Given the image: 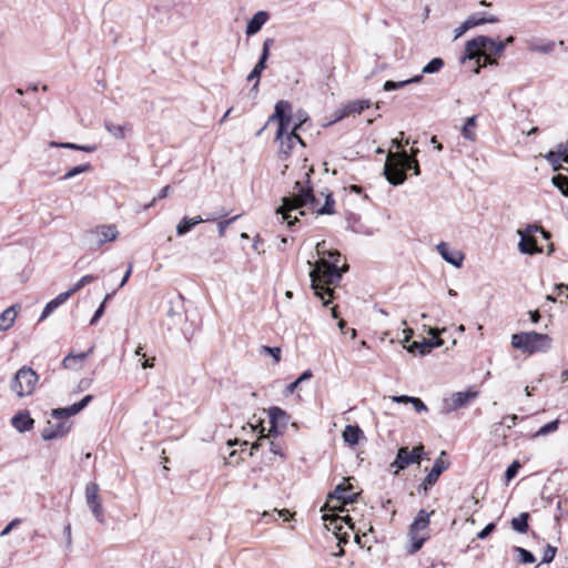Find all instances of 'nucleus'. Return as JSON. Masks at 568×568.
Wrapping results in <instances>:
<instances>
[{"label":"nucleus","mask_w":568,"mask_h":568,"mask_svg":"<svg viewBox=\"0 0 568 568\" xmlns=\"http://www.w3.org/2000/svg\"><path fill=\"white\" fill-rule=\"evenodd\" d=\"M335 201L332 194H327L323 206L318 207V201L314 195L308 173L305 174V181H296L294 192L291 196H284L282 205L276 209V213L282 215V220L286 221L290 226L294 225L298 219H291V212L303 206L317 212V214H333Z\"/></svg>","instance_id":"1"},{"label":"nucleus","mask_w":568,"mask_h":568,"mask_svg":"<svg viewBox=\"0 0 568 568\" xmlns=\"http://www.w3.org/2000/svg\"><path fill=\"white\" fill-rule=\"evenodd\" d=\"M347 265L343 268L338 267L336 262H328L324 258L320 260L310 272L311 287L314 294L322 300L323 306H327L333 298L334 291L329 285H336L342 278V274L346 272Z\"/></svg>","instance_id":"2"},{"label":"nucleus","mask_w":568,"mask_h":568,"mask_svg":"<svg viewBox=\"0 0 568 568\" xmlns=\"http://www.w3.org/2000/svg\"><path fill=\"white\" fill-rule=\"evenodd\" d=\"M552 338L542 333L523 332L511 336V345L524 353H545L550 349Z\"/></svg>","instance_id":"3"},{"label":"nucleus","mask_w":568,"mask_h":568,"mask_svg":"<svg viewBox=\"0 0 568 568\" xmlns=\"http://www.w3.org/2000/svg\"><path fill=\"white\" fill-rule=\"evenodd\" d=\"M434 513V510L427 511L426 509H420L410 524L408 529L410 544L407 547V552L409 555L416 554L429 538L427 529L430 524V516Z\"/></svg>","instance_id":"4"},{"label":"nucleus","mask_w":568,"mask_h":568,"mask_svg":"<svg viewBox=\"0 0 568 568\" xmlns=\"http://www.w3.org/2000/svg\"><path fill=\"white\" fill-rule=\"evenodd\" d=\"M408 162L406 151L388 154L384 166V175L392 185L397 186L405 182V165Z\"/></svg>","instance_id":"5"},{"label":"nucleus","mask_w":568,"mask_h":568,"mask_svg":"<svg viewBox=\"0 0 568 568\" xmlns=\"http://www.w3.org/2000/svg\"><path fill=\"white\" fill-rule=\"evenodd\" d=\"M38 379V374L31 367L22 366L14 374L10 388L18 397L29 396L34 392Z\"/></svg>","instance_id":"6"},{"label":"nucleus","mask_w":568,"mask_h":568,"mask_svg":"<svg viewBox=\"0 0 568 568\" xmlns=\"http://www.w3.org/2000/svg\"><path fill=\"white\" fill-rule=\"evenodd\" d=\"M495 40L487 36H478L471 40H468L465 44V51L462 57V62L466 60H480V55H493V47Z\"/></svg>","instance_id":"7"},{"label":"nucleus","mask_w":568,"mask_h":568,"mask_svg":"<svg viewBox=\"0 0 568 568\" xmlns=\"http://www.w3.org/2000/svg\"><path fill=\"white\" fill-rule=\"evenodd\" d=\"M425 455L424 445L419 444L409 450L407 447H400L397 450L396 458L390 464L394 468V474H398L413 464H419Z\"/></svg>","instance_id":"8"},{"label":"nucleus","mask_w":568,"mask_h":568,"mask_svg":"<svg viewBox=\"0 0 568 568\" xmlns=\"http://www.w3.org/2000/svg\"><path fill=\"white\" fill-rule=\"evenodd\" d=\"M293 120L292 105L288 101L281 100L275 104L274 113L270 116L268 122L277 121L278 128L276 139H281L290 129Z\"/></svg>","instance_id":"9"},{"label":"nucleus","mask_w":568,"mask_h":568,"mask_svg":"<svg viewBox=\"0 0 568 568\" xmlns=\"http://www.w3.org/2000/svg\"><path fill=\"white\" fill-rule=\"evenodd\" d=\"M118 235L119 231L114 224L98 225L87 234L88 242L92 248H99L105 243L114 241Z\"/></svg>","instance_id":"10"},{"label":"nucleus","mask_w":568,"mask_h":568,"mask_svg":"<svg viewBox=\"0 0 568 568\" xmlns=\"http://www.w3.org/2000/svg\"><path fill=\"white\" fill-rule=\"evenodd\" d=\"M539 230L536 224H530L524 230H518L520 241L518 243V250L521 254L535 255L542 253V247L538 246L535 239V233Z\"/></svg>","instance_id":"11"},{"label":"nucleus","mask_w":568,"mask_h":568,"mask_svg":"<svg viewBox=\"0 0 568 568\" xmlns=\"http://www.w3.org/2000/svg\"><path fill=\"white\" fill-rule=\"evenodd\" d=\"M446 455V452H442L440 456L435 460L430 471L426 475L423 483L418 486V491H424L425 494L428 491L430 487H433L440 475L448 469L450 463L448 460H444L443 457Z\"/></svg>","instance_id":"12"},{"label":"nucleus","mask_w":568,"mask_h":568,"mask_svg":"<svg viewBox=\"0 0 568 568\" xmlns=\"http://www.w3.org/2000/svg\"><path fill=\"white\" fill-rule=\"evenodd\" d=\"M268 418L271 424L270 436H277L282 434V430L291 420V416L278 406H272L268 408Z\"/></svg>","instance_id":"13"},{"label":"nucleus","mask_w":568,"mask_h":568,"mask_svg":"<svg viewBox=\"0 0 568 568\" xmlns=\"http://www.w3.org/2000/svg\"><path fill=\"white\" fill-rule=\"evenodd\" d=\"M99 485L89 483L85 486V501L98 521L103 523V507L99 497Z\"/></svg>","instance_id":"14"},{"label":"nucleus","mask_w":568,"mask_h":568,"mask_svg":"<svg viewBox=\"0 0 568 568\" xmlns=\"http://www.w3.org/2000/svg\"><path fill=\"white\" fill-rule=\"evenodd\" d=\"M353 486L351 484L342 483L335 487V489L328 494L327 504L337 501L341 506L349 505L356 501L358 493L352 491Z\"/></svg>","instance_id":"15"},{"label":"nucleus","mask_w":568,"mask_h":568,"mask_svg":"<svg viewBox=\"0 0 568 568\" xmlns=\"http://www.w3.org/2000/svg\"><path fill=\"white\" fill-rule=\"evenodd\" d=\"M93 400L92 395L84 396L80 402L74 403L68 407L63 408H54L51 412V417L54 420H65L71 416L77 415L82 409H84Z\"/></svg>","instance_id":"16"},{"label":"nucleus","mask_w":568,"mask_h":568,"mask_svg":"<svg viewBox=\"0 0 568 568\" xmlns=\"http://www.w3.org/2000/svg\"><path fill=\"white\" fill-rule=\"evenodd\" d=\"M477 390L468 389L466 392L454 393L449 398L445 399V408L447 412H455L466 407L471 399L478 396Z\"/></svg>","instance_id":"17"},{"label":"nucleus","mask_w":568,"mask_h":568,"mask_svg":"<svg viewBox=\"0 0 568 568\" xmlns=\"http://www.w3.org/2000/svg\"><path fill=\"white\" fill-rule=\"evenodd\" d=\"M276 140L280 141L278 155L281 160H285L291 155L296 143L305 145L302 138L297 134V130L294 129L291 132L287 130L281 139Z\"/></svg>","instance_id":"18"},{"label":"nucleus","mask_w":568,"mask_h":568,"mask_svg":"<svg viewBox=\"0 0 568 568\" xmlns=\"http://www.w3.org/2000/svg\"><path fill=\"white\" fill-rule=\"evenodd\" d=\"M273 44H274V39L273 38H267L263 42V48H262V53L260 55V59H258L257 63L255 64V67L253 68V70L250 72V74L246 78V80L248 82H252V81L260 82L261 74L266 69V62H267V59L270 57V49H271V47Z\"/></svg>","instance_id":"19"},{"label":"nucleus","mask_w":568,"mask_h":568,"mask_svg":"<svg viewBox=\"0 0 568 568\" xmlns=\"http://www.w3.org/2000/svg\"><path fill=\"white\" fill-rule=\"evenodd\" d=\"M70 430V425L65 420H48L41 436L44 440H52L64 436Z\"/></svg>","instance_id":"20"},{"label":"nucleus","mask_w":568,"mask_h":568,"mask_svg":"<svg viewBox=\"0 0 568 568\" xmlns=\"http://www.w3.org/2000/svg\"><path fill=\"white\" fill-rule=\"evenodd\" d=\"M436 250L442 258L455 267H462L465 256L459 250H452L446 242L436 245Z\"/></svg>","instance_id":"21"},{"label":"nucleus","mask_w":568,"mask_h":568,"mask_svg":"<svg viewBox=\"0 0 568 568\" xmlns=\"http://www.w3.org/2000/svg\"><path fill=\"white\" fill-rule=\"evenodd\" d=\"M216 219H217V216H215V215H209L205 219H203L200 215L194 216V217L184 216L176 225V234L179 236H183L186 233H189L195 225H197L202 222H213V221H216Z\"/></svg>","instance_id":"22"},{"label":"nucleus","mask_w":568,"mask_h":568,"mask_svg":"<svg viewBox=\"0 0 568 568\" xmlns=\"http://www.w3.org/2000/svg\"><path fill=\"white\" fill-rule=\"evenodd\" d=\"M94 349V346H91L87 352L82 353H69L63 359H62V367L65 369H80L83 367V363L87 359V357L92 354Z\"/></svg>","instance_id":"23"},{"label":"nucleus","mask_w":568,"mask_h":568,"mask_svg":"<svg viewBox=\"0 0 568 568\" xmlns=\"http://www.w3.org/2000/svg\"><path fill=\"white\" fill-rule=\"evenodd\" d=\"M270 14L266 11H257L246 24V36L256 34L262 27L268 21Z\"/></svg>","instance_id":"24"},{"label":"nucleus","mask_w":568,"mask_h":568,"mask_svg":"<svg viewBox=\"0 0 568 568\" xmlns=\"http://www.w3.org/2000/svg\"><path fill=\"white\" fill-rule=\"evenodd\" d=\"M12 426L20 433L30 430L33 427L34 420L30 417L28 410L19 412L11 418Z\"/></svg>","instance_id":"25"},{"label":"nucleus","mask_w":568,"mask_h":568,"mask_svg":"<svg viewBox=\"0 0 568 568\" xmlns=\"http://www.w3.org/2000/svg\"><path fill=\"white\" fill-rule=\"evenodd\" d=\"M17 307L19 305H11L0 314V332H6L13 326L18 314Z\"/></svg>","instance_id":"26"},{"label":"nucleus","mask_w":568,"mask_h":568,"mask_svg":"<svg viewBox=\"0 0 568 568\" xmlns=\"http://www.w3.org/2000/svg\"><path fill=\"white\" fill-rule=\"evenodd\" d=\"M70 297V293L63 292L59 294L57 297L51 300L47 305L44 306L39 321H44L48 318L60 305H62L68 298Z\"/></svg>","instance_id":"27"},{"label":"nucleus","mask_w":568,"mask_h":568,"mask_svg":"<svg viewBox=\"0 0 568 568\" xmlns=\"http://www.w3.org/2000/svg\"><path fill=\"white\" fill-rule=\"evenodd\" d=\"M362 436L363 430L357 425H347L343 430L344 442L352 446L357 445Z\"/></svg>","instance_id":"28"},{"label":"nucleus","mask_w":568,"mask_h":568,"mask_svg":"<svg viewBox=\"0 0 568 568\" xmlns=\"http://www.w3.org/2000/svg\"><path fill=\"white\" fill-rule=\"evenodd\" d=\"M466 20L471 22V28L481 26L484 23H497L499 21V19L496 16L488 14L486 12L473 13Z\"/></svg>","instance_id":"29"},{"label":"nucleus","mask_w":568,"mask_h":568,"mask_svg":"<svg viewBox=\"0 0 568 568\" xmlns=\"http://www.w3.org/2000/svg\"><path fill=\"white\" fill-rule=\"evenodd\" d=\"M422 80H423V74H418L410 79L398 81V82L388 80L384 83L383 89L385 91L398 90V89H402L410 83H419Z\"/></svg>","instance_id":"30"},{"label":"nucleus","mask_w":568,"mask_h":568,"mask_svg":"<svg viewBox=\"0 0 568 568\" xmlns=\"http://www.w3.org/2000/svg\"><path fill=\"white\" fill-rule=\"evenodd\" d=\"M529 518L530 515L528 513H521L518 517L511 519V528L519 534H526L529 529Z\"/></svg>","instance_id":"31"},{"label":"nucleus","mask_w":568,"mask_h":568,"mask_svg":"<svg viewBox=\"0 0 568 568\" xmlns=\"http://www.w3.org/2000/svg\"><path fill=\"white\" fill-rule=\"evenodd\" d=\"M477 126V115H473L466 119L465 124L462 130V134L465 139L469 141H475L476 133L475 128Z\"/></svg>","instance_id":"32"},{"label":"nucleus","mask_w":568,"mask_h":568,"mask_svg":"<svg viewBox=\"0 0 568 568\" xmlns=\"http://www.w3.org/2000/svg\"><path fill=\"white\" fill-rule=\"evenodd\" d=\"M49 145L51 148H64V149H71V150H79V151H83V152H88V153H92L97 150L95 145H79V144L70 143V142L51 141L49 143Z\"/></svg>","instance_id":"33"},{"label":"nucleus","mask_w":568,"mask_h":568,"mask_svg":"<svg viewBox=\"0 0 568 568\" xmlns=\"http://www.w3.org/2000/svg\"><path fill=\"white\" fill-rule=\"evenodd\" d=\"M408 352L409 353H418L419 355L424 356L428 353H430V351L433 349L432 348V345H430V342L428 341V338H423L422 341H415L413 342L409 346H408Z\"/></svg>","instance_id":"34"},{"label":"nucleus","mask_w":568,"mask_h":568,"mask_svg":"<svg viewBox=\"0 0 568 568\" xmlns=\"http://www.w3.org/2000/svg\"><path fill=\"white\" fill-rule=\"evenodd\" d=\"M371 106L369 100H354L348 102L345 108L348 115L361 114L364 110Z\"/></svg>","instance_id":"35"},{"label":"nucleus","mask_w":568,"mask_h":568,"mask_svg":"<svg viewBox=\"0 0 568 568\" xmlns=\"http://www.w3.org/2000/svg\"><path fill=\"white\" fill-rule=\"evenodd\" d=\"M445 62L442 58H433L422 70L423 74H434L439 72Z\"/></svg>","instance_id":"36"},{"label":"nucleus","mask_w":568,"mask_h":568,"mask_svg":"<svg viewBox=\"0 0 568 568\" xmlns=\"http://www.w3.org/2000/svg\"><path fill=\"white\" fill-rule=\"evenodd\" d=\"M104 128L115 139H124L125 138V126H123L121 124H116L111 121H105Z\"/></svg>","instance_id":"37"},{"label":"nucleus","mask_w":568,"mask_h":568,"mask_svg":"<svg viewBox=\"0 0 568 568\" xmlns=\"http://www.w3.org/2000/svg\"><path fill=\"white\" fill-rule=\"evenodd\" d=\"M551 183L560 191L564 196L568 197V176L564 174H557L552 176Z\"/></svg>","instance_id":"38"},{"label":"nucleus","mask_w":568,"mask_h":568,"mask_svg":"<svg viewBox=\"0 0 568 568\" xmlns=\"http://www.w3.org/2000/svg\"><path fill=\"white\" fill-rule=\"evenodd\" d=\"M91 169H92V165L90 163H84V164H80V165L73 166L70 170H68L65 172V174L60 178V180L61 181H65V180L72 179V178H74L78 174H81V173L90 171Z\"/></svg>","instance_id":"39"},{"label":"nucleus","mask_w":568,"mask_h":568,"mask_svg":"<svg viewBox=\"0 0 568 568\" xmlns=\"http://www.w3.org/2000/svg\"><path fill=\"white\" fill-rule=\"evenodd\" d=\"M514 551L518 555V561L520 564H534L536 561V557L534 554L523 547L515 546Z\"/></svg>","instance_id":"40"},{"label":"nucleus","mask_w":568,"mask_h":568,"mask_svg":"<svg viewBox=\"0 0 568 568\" xmlns=\"http://www.w3.org/2000/svg\"><path fill=\"white\" fill-rule=\"evenodd\" d=\"M97 278H98V276H95V275H91V274L84 275L69 291H67V293H70V296H71L72 294L80 291L85 285L97 281Z\"/></svg>","instance_id":"41"},{"label":"nucleus","mask_w":568,"mask_h":568,"mask_svg":"<svg viewBox=\"0 0 568 568\" xmlns=\"http://www.w3.org/2000/svg\"><path fill=\"white\" fill-rule=\"evenodd\" d=\"M556 43L554 41H547L540 44H530L529 50L538 53L548 54L555 50Z\"/></svg>","instance_id":"42"},{"label":"nucleus","mask_w":568,"mask_h":568,"mask_svg":"<svg viewBox=\"0 0 568 568\" xmlns=\"http://www.w3.org/2000/svg\"><path fill=\"white\" fill-rule=\"evenodd\" d=\"M343 524H346L351 529H354V523L349 515L336 516V518L331 520V525H333L334 529L338 531L342 530Z\"/></svg>","instance_id":"43"},{"label":"nucleus","mask_w":568,"mask_h":568,"mask_svg":"<svg viewBox=\"0 0 568 568\" xmlns=\"http://www.w3.org/2000/svg\"><path fill=\"white\" fill-rule=\"evenodd\" d=\"M115 294V291H113L112 293H109L106 294V296L104 297V300L102 301V303L99 305V307L97 308V311L94 312L91 321H90V325H94L97 324V322L102 317V315L104 314V311H105V304L106 302Z\"/></svg>","instance_id":"44"},{"label":"nucleus","mask_w":568,"mask_h":568,"mask_svg":"<svg viewBox=\"0 0 568 568\" xmlns=\"http://www.w3.org/2000/svg\"><path fill=\"white\" fill-rule=\"evenodd\" d=\"M480 55L479 62L476 61L477 67L475 68L474 72L478 74L480 72L481 68H486L487 65H497V60L493 55Z\"/></svg>","instance_id":"45"},{"label":"nucleus","mask_w":568,"mask_h":568,"mask_svg":"<svg viewBox=\"0 0 568 568\" xmlns=\"http://www.w3.org/2000/svg\"><path fill=\"white\" fill-rule=\"evenodd\" d=\"M546 160L551 164L552 166V170L554 171H559L561 169L566 170L561 164H560V161H561V156L556 153L555 151H549L546 155H545Z\"/></svg>","instance_id":"46"},{"label":"nucleus","mask_w":568,"mask_h":568,"mask_svg":"<svg viewBox=\"0 0 568 568\" xmlns=\"http://www.w3.org/2000/svg\"><path fill=\"white\" fill-rule=\"evenodd\" d=\"M445 331H446L445 328H443L440 331L438 328H429L428 329V334L433 336L432 338H428V341L430 342L432 348H437V347L443 346L444 341L439 337V334Z\"/></svg>","instance_id":"47"},{"label":"nucleus","mask_w":568,"mask_h":568,"mask_svg":"<svg viewBox=\"0 0 568 568\" xmlns=\"http://www.w3.org/2000/svg\"><path fill=\"white\" fill-rule=\"evenodd\" d=\"M558 426H559V420L558 419H555V420H551L547 424H545L544 426H541L539 428V430L537 432V435L538 436H545V435H548L550 433H554L558 429Z\"/></svg>","instance_id":"48"},{"label":"nucleus","mask_w":568,"mask_h":568,"mask_svg":"<svg viewBox=\"0 0 568 568\" xmlns=\"http://www.w3.org/2000/svg\"><path fill=\"white\" fill-rule=\"evenodd\" d=\"M520 468V463L518 460H514L506 469L505 471V479L506 481H510L511 479H514L517 474H518V470Z\"/></svg>","instance_id":"49"},{"label":"nucleus","mask_w":568,"mask_h":568,"mask_svg":"<svg viewBox=\"0 0 568 568\" xmlns=\"http://www.w3.org/2000/svg\"><path fill=\"white\" fill-rule=\"evenodd\" d=\"M557 548L548 544L544 549L541 562L550 564L554 560Z\"/></svg>","instance_id":"50"},{"label":"nucleus","mask_w":568,"mask_h":568,"mask_svg":"<svg viewBox=\"0 0 568 568\" xmlns=\"http://www.w3.org/2000/svg\"><path fill=\"white\" fill-rule=\"evenodd\" d=\"M240 216H241V215H240V214H237V215H235V216H233V217H231V219L220 221V222L217 223L219 235H220L221 237H223V236H224V234H225L226 229H227V227H229L233 222H235Z\"/></svg>","instance_id":"51"},{"label":"nucleus","mask_w":568,"mask_h":568,"mask_svg":"<svg viewBox=\"0 0 568 568\" xmlns=\"http://www.w3.org/2000/svg\"><path fill=\"white\" fill-rule=\"evenodd\" d=\"M407 160L409 161L408 163H406V168H405V174L413 170L414 171V174L415 175H419L420 173V169H419V164L417 162V160L410 158L408 154H407Z\"/></svg>","instance_id":"52"},{"label":"nucleus","mask_w":568,"mask_h":568,"mask_svg":"<svg viewBox=\"0 0 568 568\" xmlns=\"http://www.w3.org/2000/svg\"><path fill=\"white\" fill-rule=\"evenodd\" d=\"M263 352L271 355L275 363H278L281 361V348L280 347H270V346H263Z\"/></svg>","instance_id":"53"},{"label":"nucleus","mask_w":568,"mask_h":568,"mask_svg":"<svg viewBox=\"0 0 568 568\" xmlns=\"http://www.w3.org/2000/svg\"><path fill=\"white\" fill-rule=\"evenodd\" d=\"M561 156V162H565L568 164V141L559 143L557 145V151H555Z\"/></svg>","instance_id":"54"},{"label":"nucleus","mask_w":568,"mask_h":568,"mask_svg":"<svg viewBox=\"0 0 568 568\" xmlns=\"http://www.w3.org/2000/svg\"><path fill=\"white\" fill-rule=\"evenodd\" d=\"M171 190V186L170 185H165L163 189H161V191L159 192V194L149 203L145 205V209H149L151 206L154 205V203L158 201V200H161V199H164L169 195V192Z\"/></svg>","instance_id":"55"},{"label":"nucleus","mask_w":568,"mask_h":568,"mask_svg":"<svg viewBox=\"0 0 568 568\" xmlns=\"http://www.w3.org/2000/svg\"><path fill=\"white\" fill-rule=\"evenodd\" d=\"M496 528V524L495 523H489L488 525H486L478 534H477V537L479 539H485L487 538Z\"/></svg>","instance_id":"56"},{"label":"nucleus","mask_w":568,"mask_h":568,"mask_svg":"<svg viewBox=\"0 0 568 568\" xmlns=\"http://www.w3.org/2000/svg\"><path fill=\"white\" fill-rule=\"evenodd\" d=\"M296 119L297 122H295L294 125L292 126V129L294 130H298L303 125V123L308 120V115L305 111L300 110L296 113Z\"/></svg>","instance_id":"57"},{"label":"nucleus","mask_w":568,"mask_h":568,"mask_svg":"<svg viewBox=\"0 0 568 568\" xmlns=\"http://www.w3.org/2000/svg\"><path fill=\"white\" fill-rule=\"evenodd\" d=\"M409 403L413 404V406H414V408H415V410L417 413H422V412H426L427 410V406L418 397H412V399H409Z\"/></svg>","instance_id":"58"},{"label":"nucleus","mask_w":568,"mask_h":568,"mask_svg":"<svg viewBox=\"0 0 568 568\" xmlns=\"http://www.w3.org/2000/svg\"><path fill=\"white\" fill-rule=\"evenodd\" d=\"M469 29H471V22L465 20L458 28L455 29V39L462 37Z\"/></svg>","instance_id":"59"},{"label":"nucleus","mask_w":568,"mask_h":568,"mask_svg":"<svg viewBox=\"0 0 568 568\" xmlns=\"http://www.w3.org/2000/svg\"><path fill=\"white\" fill-rule=\"evenodd\" d=\"M21 523V519L19 518H14L13 520H11L3 529L2 531L0 532V536L1 537H4L7 536L14 527H17L18 525H20Z\"/></svg>","instance_id":"60"},{"label":"nucleus","mask_w":568,"mask_h":568,"mask_svg":"<svg viewBox=\"0 0 568 568\" xmlns=\"http://www.w3.org/2000/svg\"><path fill=\"white\" fill-rule=\"evenodd\" d=\"M506 49V42H501V40H498L496 41L495 40V44L493 47V57H497V55H500Z\"/></svg>","instance_id":"61"},{"label":"nucleus","mask_w":568,"mask_h":568,"mask_svg":"<svg viewBox=\"0 0 568 568\" xmlns=\"http://www.w3.org/2000/svg\"><path fill=\"white\" fill-rule=\"evenodd\" d=\"M506 49V42H501V40H498L496 41L495 40V44L493 47V57H497V55H500Z\"/></svg>","instance_id":"62"},{"label":"nucleus","mask_w":568,"mask_h":568,"mask_svg":"<svg viewBox=\"0 0 568 568\" xmlns=\"http://www.w3.org/2000/svg\"><path fill=\"white\" fill-rule=\"evenodd\" d=\"M268 445H270V450L271 453H273L274 455H277L280 457H285L283 450H282V447L278 443H275L273 440H268Z\"/></svg>","instance_id":"63"},{"label":"nucleus","mask_w":568,"mask_h":568,"mask_svg":"<svg viewBox=\"0 0 568 568\" xmlns=\"http://www.w3.org/2000/svg\"><path fill=\"white\" fill-rule=\"evenodd\" d=\"M334 115L335 116L331 123H336V122L343 120L344 118L348 116L345 105L343 108L336 110Z\"/></svg>","instance_id":"64"}]
</instances>
